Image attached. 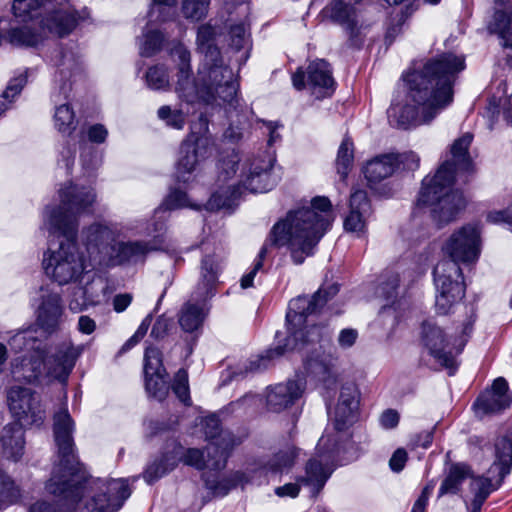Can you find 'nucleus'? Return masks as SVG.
Returning <instances> with one entry per match:
<instances>
[{"label":"nucleus","mask_w":512,"mask_h":512,"mask_svg":"<svg viewBox=\"0 0 512 512\" xmlns=\"http://www.w3.org/2000/svg\"><path fill=\"white\" fill-rule=\"evenodd\" d=\"M60 205L46 213L45 225L50 234L62 236L56 248L49 247L43 257L45 273L59 285L80 283L82 279L101 266L96 261L98 242L114 240L117 227L95 223L83 231L85 252L75 243L78 216L85 212L96 199L93 188L72 183L59 190Z\"/></svg>","instance_id":"1"},{"label":"nucleus","mask_w":512,"mask_h":512,"mask_svg":"<svg viewBox=\"0 0 512 512\" xmlns=\"http://www.w3.org/2000/svg\"><path fill=\"white\" fill-rule=\"evenodd\" d=\"M73 431L74 421L68 409L62 407L54 414L53 434L57 460L46 482V491L57 498L59 512L75 511L87 488L93 494L81 512L118 511L131 494L127 480H90L77 459Z\"/></svg>","instance_id":"2"},{"label":"nucleus","mask_w":512,"mask_h":512,"mask_svg":"<svg viewBox=\"0 0 512 512\" xmlns=\"http://www.w3.org/2000/svg\"><path fill=\"white\" fill-rule=\"evenodd\" d=\"M465 69V58L442 53L426 60L403 76L405 98L387 111L391 126L409 129L431 123L453 101V85Z\"/></svg>","instance_id":"3"},{"label":"nucleus","mask_w":512,"mask_h":512,"mask_svg":"<svg viewBox=\"0 0 512 512\" xmlns=\"http://www.w3.org/2000/svg\"><path fill=\"white\" fill-rule=\"evenodd\" d=\"M333 221L331 202L327 197H315L311 207L292 210L276 222L263 246L261 247L253 268L240 279L242 289L253 286L256 274L263 267L269 247H286L295 264H302L314 249Z\"/></svg>","instance_id":"4"},{"label":"nucleus","mask_w":512,"mask_h":512,"mask_svg":"<svg viewBox=\"0 0 512 512\" xmlns=\"http://www.w3.org/2000/svg\"><path fill=\"white\" fill-rule=\"evenodd\" d=\"M11 10L21 22L38 23V28L24 26L9 30L8 41L24 47L38 46L48 35L67 36L90 16L87 8L77 10L70 0H14Z\"/></svg>","instance_id":"5"},{"label":"nucleus","mask_w":512,"mask_h":512,"mask_svg":"<svg viewBox=\"0 0 512 512\" xmlns=\"http://www.w3.org/2000/svg\"><path fill=\"white\" fill-rule=\"evenodd\" d=\"M339 292L336 283L320 287L311 297L298 296L289 302L286 314L287 337L284 346L268 350L265 355L251 359L245 373L258 372L268 367V362L286 351L301 350L305 345L318 343L330 336L326 325H317L314 315Z\"/></svg>","instance_id":"6"},{"label":"nucleus","mask_w":512,"mask_h":512,"mask_svg":"<svg viewBox=\"0 0 512 512\" xmlns=\"http://www.w3.org/2000/svg\"><path fill=\"white\" fill-rule=\"evenodd\" d=\"M275 158L273 154L246 158L240 164L239 155L231 152L218 164V181L225 182L237 175V184L222 186L214 192L207 202V209H231L240 196V188L252 193H263L272 189L274 181L271 170Z\"/></svg>","instance_id":"7"},{"label":"nucleus","mask_w":512,"mask_h":512,"mask_svg":"<svg viewBox=\"0 0 512 512\" xmlns=\"http://www.w3.org/2000/svg\"><path fill=\"white\" fill-rule=\"evenodd\" d=\"M175 65V92L187 104L201 103L220 107L222 104L233 105L236 101L239 83H225L217 77L214 81H203L200 66L194 77L191 66V53L182 43H174L169 51Z\"/></svg>","instance_id":"8"},{"label":"nucleus","mask_w":512,"mask_h":512,"mask_svg":"<svg viewBox=\"0 0 512 512\" xmlns=\"http://www.w3.org/2000/svg\"><path fill=\"white\" fill-rule=\"evenodd\" d=\"M39 350L40 353L30 351L13 361L11 372L15 380L38 384L47 378L65 383L83 349L64 341Z\"/></svg>","instance_id":"9"},{"label":"nucleus","mask_w":512,"mask_h":512,"mask_svg":"<svg viewBox=\"0 0 512 512\" xmlns=\"http://www.w3.org/2000/svg\"><path fill=\"white\" fill-rule=\"evenodd\" d=\"M448 168L449 164L441 165L433 176L423 179L416 202L418 207H430L433 219L440 225L455 220L466 206L462 192L451 189L453 175L444 176Z\"/></svg>","instance_id":"10"},{"label":"nucleus","mask_w":512,"mask_h":512,"mask_svg":"<svg viewBox=\"0 0 512 512\" xmlns=\"http://www.w3.org/2000/svg\"><path fill=\"white\" fill-rule=\"evenodd\" d=\"M222 271V259L216 255L203 257L200 266V278L193 293V298L181 307L178 323L187 333L198 332L207 318L210 307L207 300L216 293L218 277Z\"/></svg>","instance_id":"11"},{"label":"nucleus","mask_w":512,"mask_h":512,"mask_svg":"<svg viewBox=\"0 0 512 512\" xmlns=\"http://www.w3.org/2000/svg\"><path fill=\"white\" fill-rule=\"evenodd\" d=\"M206 452L207 459L204 451L197 448L185 449L180 443L172 441L166 445L162 455L147 466L143 477L147 483L151 484L173 471L179 462L199 470L208 468L216 471L225 467L228 457L225 450L211 451L209 454L207 447Z\"/></svg>","instance_id":"12"},{"label":"nucleus","mask_w":512,"mask_h":512,"mask_svg":"<svg viewBox=\"0 0 512 512\" xmlns=\"http://www.w3.org/2000/svg\"><path fill=\"white\" fill-rule=\"evenodd\" d=\"M512 467V430L497 438L495 442V460L491 465L489 477H472L470 491L473 494L471 512H481L488 496L496 490L510 473Z\"/></svg>","instance_id":"13"},{"label":"nucleus","mask_w":512,"mask_h":512,"mask_svg":"<svg viewBox=\"0 0 512 512\" xmlns=\"http://www.w3.org/2000/svg\"><path fill=\"white\" fill-rule=\"evenodd\" d=\"M109 227H117L118 235L114 240L98 242L97 251L99 258L96 259L101 268L113 267L123 264H137L145 261L147 255L159 248L156 239L150 241H117L121 236H126V231L134 227H122L118 224H104Z\"/></svg>","instance_id":"14"},{"label":"nucleus","mask_w":512,"mask_h":512,"mask_svg":"<svg viewBox=\"0 0 512 512\" xmlns=\"http://www.w3.org/2000/svg\"><path fill=\"white\" fill-rule=\"evenodd\" d=\"M220 34L217 24L211 21L202 24L197 29V51L203 55L200 62V77L203 81H214L217 77L225 83H238L233 70L224 62L220 50L215 45V39Z\"/></svg>","instance_id":"15"},{"label":"nucleus","mask_w":512,"mask_h":512,"mask_svg":"<svg viewBox=\"0 0 512 512\" xmlns=\"http://www.w3.org/2000/svg\"><path fill=\"white\" fill-rule=\"evenodd\" d=\"M215 150L214 139L208 129V121L201 116L199 123L192 127L191 132L182 141L177 161L178 178L185 179L197 165L210 157Z\"/></svg>","instance_id":"16"},{"label":"nucleus","mask_w":512,"mask_h":512,"mask_svg":"<svg viewBox=\"0 0 512 512\" xmlns=\"http://www.w3.org/2000/svg\"><path fill=\"white\" fill-rule=\"evenodd\" d=\"M433 276L436 289L435 308L438 314L446 315L465 295L462 270L453 261L441 260L435 266Z\"/></svg>","instance_id":"17"},{"label":"nucleus","mask_w":512,"mask_h":512,"mask_svg":"<svg viewBox=\"0 0 512 512\" xmlns=\"http://www.w3.org/2000/svg\"><path fill=\"white\" fill-rule=\"evenodd\" d=\"M482 249V227L479 223H468L456 229L442 245L447 260L460 264H474Z\"/></svg>","instance_id":"18"},{"label":"nucleus","mask_w":512,"mask_h":512,"mask_svg":"<svg viewBox=\"0 0 512 512\" xmlns=\"http://www.w3.org/2000/svg\"><path fill=\"white\" fill-rule=\"evenodd\" d=\"M362 0H332L321 11L324 19L340 25L347 34L352 45L362 42L369 28L362 11L356 6Z\"/></svg>","instance_id":"19"},{"label":"nucleus","mask_w":512,"mask_h":512,"mask_svg":"<svg viewBox=\"0 0 512 512\" xmlns=\"http://www.w3.org/2000/svg\"><path fill=\"white\" fill-rule=\"evenodd\" d=\"M336 440L324 435L317 444L318 457L311 458L304 467V474L298 476L299 483L312 497L317 496L330 478L333 468L328 464L336 450Z\"/></svg>","instance_id":"20"},{"label":"nucleus","mask_w":512,"mask_h":512,"mask_svg":"<svg viewBox=\"0 0 512 512\" xmlns=\"http://www.w3.org/2000/svg\"><path fill=\"white\" fill-rule=\"evenodd\" d=\"M8 406L16 423L24 427L40 426L46 414L39 395L30 388L13 386L7 395Z\"/></svg>","instance_id":"21"},{"label":"nucleus","mask_w":512,"mask_h":512,"mask_svg":"<svg viewBox=\"0 0 512 512\" xmlns=\"http://www.w3.org/2000/svg\"><path fill=\"white\" fill-rule=\"evenodd\" d=\"M297 90L308 88L317 99L330 96L335 89V81L329 64L323 60L311 62L306 71L298 69L292 76Z\"/></svg>","instance_id":"22"},{"label":"nucleus","mask_w":512,"mask_h":512,"mask_svg":"<svg viewBox=\"0 0 512 512\" xmlns=\"http://www.w3.org/2000/svg\"><path fill=\"white\" fill-rule=\"evenodd\" d=\"M422 343L441 365L448 369L455 366V356L462 352L466 340L461 339L459 343H450L444 335L443 330L431 321L422 324Z\"/></svg>","instance_id":"23"},{"label":"nucleus","mask_w":512,"mask_h":512,"mask_svg":"<svg viewBox=\"0 0 512 512\" xmlns=\"http://www.w3.org/2000/svg\"><path fill=\"white\" fill-rule=\"evenodd\" d=\"M144 361L146 391L150 397L162 401L169 392L167 374L162 364V354L159 349L149 347L145 351Z\"/></svg>","instance_id":"24"},{"label":"nucleus","mask_w":512,"mask_h":512,"mask_svg":"<svg viewBox=\"0 0 512 512\" xmlns=\"http://www.w3.org/2000/svg\"><path fill=\"white\" fill-rule=\"evenodd\" d=\"M359 404L360 393L356 384L352 382L343 384L332 413V419L337 431H343L356 422Z\"/></svg>","instance_id":"25"},{"label":"nucleus","mask_w":512,"mask_h":512,"mask_svg":"<svg viewBox=\"0 0 512 512\" xmlns=\"http://www.w3.org/2000/svg\"><path fill=\"white\" fill-rule=\"evenodd\" d=\"M304 389L305 384L302 380H288L285 383L268 386L264 393L266 409L274 413L288 409L301 398Z\"/></svg>","instance_id":"26"},{"label":"nucleus","mask_w":512,"mask_h":512,"mask_svg":"<svg viewBox=\"0 0 512 512\" xmlns=\"http://www.w3.org/2000/svg\"><path fill=\"white\" fill-rule=\"evenodd\" d=\"M39 301L38 325L47 333L57 331L64 312L60 294L49 289H41Z\"/></svg>","instance_id":"27"},{"label":"nucleus","mask_w":512,"mask_h":512,"mask_svg":"<svg viewBox=\"0 0 512 512\" xmlns=\"http://www.w3.org/2000/svg\"><path fill=\"white\" fill-rule=\"evenodd\" d=\"M298 456L299 449L297 447L286 445L268 459L260 461L250 471L254 473L255 481L261 477L276 476L288 472L294 466Z\"/></svg>","instance_id":"28"},{"label":"nucleus","mask_w":512,"mask_h":512,"mask_svg":"<svg viewBox=\"0 0 512 512\" xmlns=\"http://www.w3.org/2000/svg\"><path fill=\"white\" fill-rule=\"evenodd\" d=\"M88 280L83 286L78 287L69 300V309L73 313L86 310L89 306H96L101 302V297L105 295L107 284L105 281L93 274H89Z\"/></svg>","instance_id":"29"},{"label":"nucleus","mask_w":512,"mask_h":512,"mask_svg":"<svg viewBox=\"0 0 512 512\" xmlns=\"http://www.w3.org/2000/svg\"><path fill=\"white\" fill-rule=\"evenodd\" d=\"M371 212L370 202L364 190L356 189L351 193L349 213L344 219V229L360 236L366 228V221Z\"/></svg>","instance_id":"30"},{"label":"nucleus","mask_w":512,"mask_h":512,"mask_svg":"<svg viewBox=\"0 0 512 512\" xmlns=\"http://www.w3.org/2000/svg\"><path fill=\"white\" fill-rule=\"evenodd\" d=\"M472 140L473 135L467 132L452 143L450 148L451 158L442 164H449L448 171L444 176H449L451 173L453 175V179H456L462 174L472 172L473 163L468 152Z\"/></svg>","instance_id":"31"},{"label":"nucleus","mask_w":512,"mask_h":512,"mask_svg":"<svg viewBox=\"0 0 512 512\" xmlns=\"http://www.w3.org/2000/svg\"><path fill=\"white\" fill-rule=\"evenodd\" d=\"M512 396L509 393L507 381L499 377L492 385V389L481 395L474 404L477 413H495L510 406Z\"/></svg>","instance_id":"32"},{"label":"nucleus","mask_w":512,"mask_h":512,"mask_svg":"<svg viewBox=\"0 0 512 512\" xmlns=\"http://www.w3.org/2000/svg\"><path fill=\"white\" fill-rule=\"evenodd\" d=\"M495 11L487 29L496 34L504 47H512V1L495 0Z\"/></svg>","instance_id":"33"},{"label":"nucleus","mask_w":512,"mask_h":512,"mask_svg":"<svg viewBox=\"0 0 512 512\" xmlns=\"http://www.w3.org/2000/svg\"><path fill=\"white\" fill-rule=\"evenodd\" d=\"M202 425L206 439L210 441L208 445L209 453L211 451L220 452L225 450L228 456L229 451L238 444L229 431H222L220 429V421L215 415L206 417Z\"/></svg>","instance_id":"34"},{"label":"nucleus","mask_w":512,"mask_h":512,"mask_svg":"<svg viewBox=\"0 0 512 512\" xmlns=\"http://www.w3.org/2000/svg\"><path fill=\"white\" fill-rule=\"evenodd\" d=\"M24 426L17 423L6 425L0 435L1 454L4 458L18 461L24 454Z\"/></svg>","instance_id":"35"},{"label":"nucleus","mask_w":512,"mask_h":512,"mask_svg":"<svg viewBox=\"0 0 512 512\" xmlns=\"http://www.w3.org/2000/svg\"><path fill=\"white\" fill-rule=\"evenodd\" d=\"M396 169L395 153L383 154L367 162L364 167V175L370 188L374 189L378 183L391 177Z\"/></svg>","instance_id":"36"},{"label":"nucleus","mask_w":512,"mask_h":512,"mask_svg":"<svg viewBox=\"0 0 512 512\" xmlns=\"http://www.w3.org/2000/svg\"><path fill=\"white\" fill-rule=\"evenodd\" d=\"M217 471L210 470L203 475L206 487L216 496H225L238 484L255 481V476L247 477L239 471L231 472L228 475H220Z\"/></svg>","instance_id":"37"},{"label":"nucleus","mask_w":512,"mask_h":512,"mask_svg":"<svg viewBox=\"0 0 512 512\" xmlns=\"http://www.w3.org/2000/svg\"><path fill=\"white\" fill-rule=\"evenodd\" d=\"M336 361V358L332 355H316L306 361V369L327 387H330L336 383L338 377Z\"/></svg>","instance_id":"38"},{"label":"nucleus","mask_w":512,"mask_h":512,"mask_svg":"<svg viewBox=\"0 0 512 512\" xmlns=\"http://www.w3.org/2000/svg\"><path fill=\"white\" fill-rule=\"evenodd\" d=\"M52 99L55 103L54 126L60 133L70 135L77 126L74 110L69 103H60V93L53 94Z\"/></svg>","instance_id":"39"},{"label":"nucleus","mask_w":512,"mask_h":512,"mask_svg":"<svg viewBox=\"0 0 512 512\" xmlns=\"http://www.w3.org/2000/svg\"><path fill=\"white\" fill-rule=\"evenodd\" d=\"M61 78L76 76L82 71L81 55L76 44H71L60 52V59L57 62Z\"/></svg>","instance_id":"40"},{"label":"nucleus","mask_w":512,"mask_h":512,"mask_svg":"<svg viewBox=\"0 0 512 512\" xmlns=\"http://www.w3.org/2000/svg\"><path fill=\"white\" fill-rule=\"evenodd\" d=\"M486 117L489 119V128L493 129L494 124L500 119L507 125L512 127V106L507 98L495 97L489 100L486 108Z\"/></svg>","instance_id":"41"},{"label":"nucleus","mask_w":512,"mask_h":512,"mask_svg":"<svg viewBox=\"0 0 512 512\" xmlns=\"http://www.w3.org/2000/svg\"><path fill=\"white\" fill-rule=\"evenodd\" d=\"M35 332L32 328H27L15 333L9 340L11 349L15 352L25 351L30 353V351H35L40 353L39 349L47 344L38 340L34 335Z\"/></svg>","instance_id":"42"},{"label":"nucleus","mask_w":512,"mask_h":512,"mask_svg":"<svg viewBox=\"0 0 512 512\" xmlns=\"http://www.w3.org/2000/svg\"><path fill=\"white\" fill-rule=\"evenodd\" d=\"M468 476V470L465 466L454 465L440 485L439 496L445 494H456L463 480Z\"/></svg>","instance_id":"43"},{"label":"nucleus","mask_w":512,"mask_h":512,"mask_svg":"<svg viewBox=\"0 0 512 512\" xmlns=\"http://www.w3.org/2000/svg\"><path fill=\"white\" fill-rule=\"evenodd\" d=\"M21 497V490L14 480L0 470V508L16 503Z\"/></svg>","instance_id":"44"},{"label":"nucleus","mask_w":512,"mask_h":512,"mask_svg":"<svg viewBox=\"0 0 512 512\" xmlns=\"http://www.w3.org/2000/svg\"><path fill=\"white\" fill-rule=\"evenodd\" d=\"M146 84L152 90H168L170 76L165 65L157 64L150 67L145 74Z\"/></svg>","instance_id":"45"},{"label":"nucleus","mask_w":512,"mask_h":512,"mask_svg":"<svg viewBox=\"0 0 512 512\" xmlns=\"http://www.w3.org/2000/svg\"><path fill=\"white\" fill-rule=\"evenodd\" d=\"M353 158V143L350 139L345 138L339 146L336 158L337 173L343 180L352 167Z\"/></svg>","instance_id":"46"},{"label":"nucleus","mask_w":512,"mask_h":512,"mask_svg":"<svg viewBox=\"0 0 512 512\" xmlns=\"http://www.w3.org/2000/svg\"><path fill=\"white\" fill-rule=\"evenodd\" d=\"M189 111H184L182 108H172L171 106L164 105L158 109V117L165 124L171 128L182 130L186 123V116Z\"/></svg>","instance_id":"47"},{"label":"nucleus","mask_w":512,"mask_h":512,"mask_svg":"<svg viewBox=\"0 0 512 512\" xmlns=\"http://www.w3.org/2000/svg\"><path fill=\"white\" fill-rule=\"evenodd\" d=\"M164 41L163 35L156 30H149L139 38V53L143 57H151L160 51Z\"/></svg>","instance_id":"48"},{"label":"nucleus","mask_w":512,"mask_h":512,"mask_svg":"<svg viewBox=\"0 0 512 512\" xmlns=\"http://www.w3.org/2000/svg\"><path fill=\"white\" fill-rule=\"evenodd\" d=\"M210 0H182L181 11L190 21H200L208 13Z\"/></svg>","instance_id":"49"},{"label":"nucleus","mask_w":512,"mask_h":512,"mask_svg":"<svg viewBox=\"0 0 512 512\" xmlns=\"http://www.w3.org/2000/svg\"><path fill=\"white\" fill-rule=\"evenodd\" d=\"M176 0H153L149 11L150 22H165L175 14L174 4Z\"/></svg>","instance_id":"50"},{"label":"nucleus","mask_w":512,"mask_h":512,"mask_svg":"<svg viewBox=\"0 0 512 512\" xmlns=\"http://www.w3.org/2000/svg\"><path fill=\"white\" fill-rule=\"evenodd\" d=\"M183 207H193L191 205L185 192L175 189L172 190L168 196L164 199L162 204L155 210V215H158L165 211H172Z\"/></svg>","instance_id":"51"},{"label":"nucleus","mask_w":512,"mask_h":512,"mask_svg":"<svg viewBox=\"0 0 512 512\" xmlns=\"http://www.w3.org/2000/svg\"><path fill=\"white\" fill-rule=\"evenodd\" d=\"M26 75L21 74L10 80L5 91L0 97V115L9 107L13 99L21 92L22 88L26 84Z\"/></svg>","instance_id":"52"},{"label":"nucleus","mask_w":512,"mask_h":512,"mask_svg":"<svg viewBox=\"0 0 512 512\" xmlns=\"http://www.w3.org/2000/svg\"><path fill=\"white\" fill-rule=\"evenodd\" d=\"M400 282L398 273H391L383 279L376 289V295L387 301H393L397 296V288Z\"/></svg>","instance_id":"53"},{"label":"nucleus","mask_w":512,"mask_h":512,"mask_svg":"<svg viewBox=\"0 0 512 512\" xmlns=\"http://www.w3.org/2000/svg\"><path fill=\"white\" fill-rule=\"evenodd\" d=\"M229 41L230 45L236 50L244 49L248 46L249 35L244 23L229 25Z\"/></svg>","instance_id":"54"},{"label":"nucleus","mask_w":512,"mask_h":512,"mask_svg":"<svg viewBox=\"0 0 512 512\" xmlns=\"http://www.w3.org/2000/svg\"><path fill=\"white\" fill-rule=\"evenodd\" d=\"M172 389L180 401L185 404L189 402L188 374L186 370L180 369L176 373Z\"/></svg>","instance_id":"55"},{"label":"nucleus","mask_w":512,"mask_h":512,"mask_svg":"<svg viewBox=\"0 0 512 512\" xmlns=\"http://www.w3.org/2000/svg\"><path fill=\"white\" fill-rule=\"evenodd\" d=\"M81 162L84 169L91 172L101 165L102 159L96 149L89 147L87 150L82 151Z\"/></svg>","instance_id":"56"},{"label":"nucleus","mask_w":512,"mask_h":512,"mask_svg":"<svg viewBox=\"0 0 512 512\" xmlns=\"http://www.w3.org/2000/svg\"><path fill=\"white\" fill-rule=\"evenodd\" d=\"M395 157L397 158V168L400 164H402L404 168L408 170H415L419 167L420 158L413 151L395 154Z\"/></svg>","instance_id":"57"},{"label":"nucleus","mask_w":512,"mask_h":512,"mask_svg":"<svg viewBox=\"0 0 512 512\" xmlns=\"http://www.w3.org/2000/svg\"><path fill=\"white\" fill-rule=\"evenodd\" d=\"M86 134L90 142L101 144L106 141L108 130L102 124H94L88 127Z\"/></svg>","instance_id":"58"},{"label":"nucleus","mask_w":512,"mask_h":512,"mask_svg":"<svg viewBox=\"0 0 512 512\" xmlns=\"http://www.w3.org/2000/svg\"><path fill=\"white\" fill-rule=\"evenodd\" d=\"M263 129L264 133H267L268 135V146H273L276 142L280 141L281 135L279 133V128L282 127L281 124L278 122H270V121H263Z\"/></svg>","instance_id":"59"},{"label":"nucleus","mask_w":512,"mask_h":512,"mask_svg":"<svg viewBox=\"0 0 512 512\" xmlns=\"http://www.w3.org/2000/svg\"><path fill=\"white\" fill-rule=\"evenodd\" d=\"M400 415L394 409L385 410L380 416V424L384 429H393L399 423Z\"/></svg>","instance_id":"60"},{"label":"nucleus","mask_w":512,"mask_h":512,"mask_svg":"<svg viewBox=\"0 0 512 512\" xmlns=\"http://www.w3.org/2000/svg\"><path fill=\"white\" fill-rule=\"evenodd\" d=\"M358 337V333L355 329L346 328L340 331L338 336V344L340 347L347 349L354 345L356 339Z\"/></svg>","instance_id":"61"},{"label":"nucleus","mask_w":512,"mask_h":512,"mask_svg":"<svg viewBox=\"0 0 512 512\" xmlns=\"http://www.w3.org/2000/svg\"><path fill=\"white\" fill-rule=\"evenodd\" d=\"M487 220L491 223H507L512 225V205L506 210L490 212L487 215Z\"/></svg>","instance_id":"62"},{"label":"nucleus","mask_w":512,"mask_h":512,"mask_svg":"<svg viewBox=\"0 0 512 512\" xmlns=\"http://www.w3.org/2000/svg\"><path fill=\"white\" fill-rule=\"evenodd\" d=\"M406 461L407 452L404 449L399 448L390 458L389 466L394 472H400L404 468Z\"/></svg>","instance_id":"63"},{"label":"nucleus","mask_w":512,"mask_h":512,"mask_svg":"<svg viewBox=\"0 0 512 512\" xmlns=\"http://www.w3.org/2000/svg\"><path fill=\"white\" fill-rule=\"evenodd\" d=\"M96 322L88 315H81L78 318L77 330L86 335L92 334L96 330Z\"/></svg>","instance_id":"64"}]
</instances>
